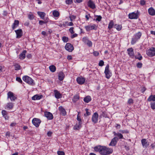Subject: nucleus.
I'll return each instance as SVG.
<instances>
[{
	"label": "nucleus",
	"mask_w": 155,
	"mask_h": 155,
	"mask_svg": "<svg viewBox=\"0 0 155 155\" xmlns=\"http://www.w3.org/2000/svg\"><path fill=\"white\" fill-rule=\"evenodd\" d=\"M94 150L95 151L98 152L102 155H110L113 152L112 148L104 146H97L94 147Z\"/></svg>",
	"instance_id": "obj_1"
},
{
	"label": "nucleus",
	"mask_w": 155,
	"mask_h": 155,
	"mask_svg": "<svg viewBox=\"0 0 155 155\" xmlns=\"http://www.w3.org/2000/svg\"><path fill=\"white\" fill-rule=\"evenodd\" d=\"M23 80L29 84L33 85L35 84L33 80L27 76H25L22 78Z\"/></svg>",
	"instance_id": "obj_2"
},
{
	"label": "nucleus",
	"mask_w": 155,
	"mask_h": 155,
	"mask_svg": "<svg viewBox=\"0 0 155 155\" xmlns=\"http://www.w3.org/2000/svg\"><path fill=\"white\" fill-rule=\"evenodd\" d=\"M147 54L149 57H152L155 56V48L151 47L147 50Z\"/></svg>",
	"instance_id": "obj_3"
},
{
	"label": "nucleus",
	"mask_w": 155,
	"mask_h": 155,
	"mask_svg": "<svg viewBox=\"0 0 155 155\" xmlns=\"http://www.w3.org/2000/svg\"><path fill=\"white\" fill-rule=\"evenodd\" d=\"M8 98H10L11 101H15L17 99L16 97L11 91H9L7 93Z\"/></svg>",
	"instance_id": "obj_4"
},
{
	"label": "nucleus",
	"mask_w": 155,
	"mask_h": 155,
	"mask_svg": "<svg viewBox=\"0 0 155 155\" xmlns=\"http://www.w3.org/2000/svg\"><path fill=\"white\" fill-rule=\"evenodd\" d=\"M104 73L106 75V77L109 79L111 75V73L109 70V65H107L105 67Z\"/></svg>",
	"instance_id": "obj_5"
},
{
	"label": "nucleus",
	"mask_w": 155,
	"mask_h": 155,
	"mask_svg": "<svg viewBox=\"0 0 155 155\" xmlns=\"http://www.w3.org/2000/svg\"><path fill=\"white\" fill-rule=\"evenodd\" d=\"M41 122L39 119L37 118H34L32 120V124L37 127L39 126Z\"/></svg>",
	"instance_id": "obj_6"
},
{
	"label": "nucleus",
	"mask_w": 155,
	"mask_h": 155,
	"mask_svg": "<svg viewBox=\"0 0 155 155\" xmlns=\"http://www.w3.org/2000/svg\"><path fill=\"white\" fill-rule=\"evenodd\" d=\"M65 48L66 50L70 52H72L74 49V47L72 45L69 43L66 44Z\"/></svg>",
	"instance_id": "obj_7"
},
{
	"label": "nucleus",
	"mask_w": 155,
	"mask_h": 155,
	"mask_svg": "<svg viewBox=\"0 0 155 155\" xmlns=\"http://www.w3.org/2000/svg\"><path fill=\"white\" fill-rule=\"evenodd\" d=\"M98 115L97 112L94 113L92 115V121L94 124L97 123L98 120Z\"/></svg>",
	"instance_id": "obj_8"
},
{
	"label": "nucleus",
	"mask_w": 155,
	"mask_h": 155,
	"mask_svg": "<svg viewBox=\"0 0 155 155\" xmlns=\"http://www.w3.org/2000/svg\"><path fill=\"white\" fill-rule=\"evenodd\" d=\"M85 28L87 31H89L92 30H96L97 29V27L94 24L85 26Z\"/></svg>",
	"instance_id": "obj_9"
},
{
	"label": "nucleus",
	"mask_w": 155,
	"mask_h": 155,
	"mask_svg": "<svg viewBox=\"0 0 155 155\" xmlns=\"http://www.w3.org/2000/svg\"><path fill=\"white\" fill-rule=\"evenodd\" d=\"M141 142L143 147L146 148L149 145V143L148 142L146 139H143L141 140Z\"/></svg>",
	"instance_id": "obj_10"
},
{
	"label": "nucleus",
	"mask_w": 155,
	"mask_h": 155,
	"mask_svg": "<svg viewBox=\"0 0 155 155\" xmlns=\"http://www.w3.org/2000/svg\"><path fill=\"white\" fill-rule=\"evenodd\" d=\"M128 54L130 57L132 58H133L134 56V54L133 49L132 48H128L127 49Z\"/></svg>",
	"instance_id": "obj_11"
},
{
	"label": "nucleus",
	"mask_w": 155,
	"mask_h": 155,
	"mask_svg": "<svg viewBox=\"0 0 155 155\" xmlns=\"http://www.w3.org/2000/svg\"><path fill=\"white\" fill-rule=\"evenodd\" d=\"M118 138L117 137H114L111 140L109 144V146H114L117 143Z\"/></svg>",
	"instance_id": "obj_12"
},
{
	"label": "nucleus",
	"mask_w": 155,
	"mask_h": 155,
	"mask_svg": "<svg viewBox=\"0 0 155 155\" xmlns=\"http://www.w3.org/2000/svg\"><path fill=\"white\" fill-rule=\"evenodd\" d=\"M45 116L48 120H52L53 118L52 114L49 112H45L44 113Z\"/></svg>",
	"instance_id": "obj_13"
},
{
	"label": "nucleus",
	"mask_w": 155,
	"mask_h": 155,
	"mask_svg": "<svg viewBox=\"0 0 155 155\" xmlns=\"http://www.w3.org/2000/svg\"><path fill=\"white\" fill-rule=\"evenodd\" d=\"M15 31L17 35L16 38H19L22 36L23 32L21 29L15 30Z\"/></svg>",
	"instance_id": "obj_14"
},
{
	"label": "nucleus",
	"mask_w": 155,
	"mask_h": 155,
	"mask_svg": "<svg viewBox=\"0 0 155 155\" xmlns=\"http://www.w3.org/2000/svg\"><path fill=\"white\" fill-rule=\"evenodd\" d=\"M85 80V78L82 77H78L77 79V82L80 84H83L84 83Z\"/></svg>",
	"instance_id": "obj_15"
},
{
	"label": "nucleus",
	"mask_w": 155,
	"mask_h": 155,
	"mask_svg": "<svg viewBox=\"0 0 155 155\" xmlns=\"http://www.w3.org/2000/svg\"><path fill=\"white\" fill-rule=\"evenodd\" d=\"M128 16L129 18L130 19H137L138 18L137 14L134 12L130 13Z\"/></svg>",
	"instance_id": "obj_16"
},
{
	"label": "nucleus",
	"mask_w": 155,
	"mask_h": 155,
	"mask_svg": "<svg viewBox=\"0 0 155 155\" xmlns=\"http://www.w3.org/2000/svg\"><path fill=\"white\" fill-rule=\"evenodd\" d=\"M88 5L89 7L93 9H94L96 8L94 3L91 0H90L88 1Z\"/></svg>",
	"instance_id": "obj_17"
},
{
	"label": "nucleus",
	"mask_w": 155,
	"mask_h": 155,
	"mask_svg": "<svg viewBox=\"0 0 155 155\" xmlns=\"http://www.w3.org/2000/svg\"><path fill=\"white\" fill-rule=\"evenodd\" d=\"M59 110L61 114L64 116L66 115V111L63 108V107L62 106H60L59 107Z\"/></svg>",
	"instance_id": "obj_18"
},
{
	"label": "nucleus",
	"mask_w": 155,
	"mask_h": 155,
	"mask_svg": "<svg viewBox=\"0 0 155 155\" xmlns=\"http://www.w3.org/2000/svg\"><path fill=\"white\" fill-rule=\"evenodd\" d=\"M19 24V21L18 20H15L14 21V23H13L12 25V28L13 30H14L18 26Z\"/></svg>",
	"instance_id": "obj_19"
},
{
	"label": "nucleus",
	"mask_w": 155,
	"mask_h": 155,
	"mask_svg": "<svg viewBox=\"0 0 155 155\" xmlns=\"http://www.w3.org/2000/svg\"><path fill=\"white\" fill-rule=\"evenodd\" d=\"M54 96L57 99H59L62 97V95L57 90L54 91Z\"/></svg>",
	"instance_id": "obj_20"
},
{
	"label": "nucleus",
	"mask_w": 155,
	"mask_h": 155,
	"mask_svg": "<svg viewBox=\"0 0 155 155\" xmlns=\"http://www.w3.org/2000/svg\"><path fill=\"white\" fill-rule=\"evenodd\" d=\"M149 14L151 15H155V10L152 7L149 8L148 10Z\"/></svg>",
	"instance_id": "obj_21"
},
{
	"label": "nucleus",
	"mask_w": 155,
	"mask_h": 155,
	"mask_svg": "<svg viewBox=\"0 0 155 155\" xmlns=\"http://www.w3.org/2000/svg\"><path fill=\"white\" fill-rule=\"evenodd\" d=\"M65 75L62 72H59L58 74V79L60 81H62Z\"/></svg>",
	"instance_id": "obj_22"
},
{
	"label": "nucleus",
	"mask_w": 155,
	"mask_h": 155,
	"mask_svg": "<svg viewBox=\"0 0 155 155\" xmlns=\"http://www.w3.org/2000/svg\"><path fill=\"white\" fill-rule=\"evenodd\" d=\"M42 97V95L39 96L38 94H36L33 96L31 98V99L32 100H38L41 99Z\"/></svg>",
	"instance_id": "obj_23"
},
{
	"label": "nucleus",
	"mask_w": 155,
	"mask_h": 155,
	"mask_svg": "<svg viewBox=\"0 0 155 155\" xmlns=\"http://www.w3.org/2000/svg\"><path fill=\"white\" fill-rule=\"evenodd\" d=\"M37 14L42 19H44L45 16L46 15L45 13L44 12H38Z\"/></svg>",
	"instance_id": "obj_24"
},
{
	"label": "nucleus",
	"mask_w": 155,
	"mask_h": 155,
	"mask_svg": "<svg viewBox=\"0 0 155 155\" xmlns=\"http://www.w3.org/2000/svg\"><path fill=\"white\" fill-rule=\"evenodd\" d=\"M26 52V50H24L20 54L19 58L21 59H23L25 58V53Z\"/></svg>",
	"instance_id": "obj_25"
},
{
	"label": "nucleus",
	"mask_w": 155,
	"mask_h": 155,
	"mask_svg": "<svg viewBox=\"0 0 155 155\" xmlns=\"http://www.w3.org/2000/svg\"><path fill=\"white\" fill-rule=\"evenodd\" d=\"M148 101H155V95H151L147 100Z\"/></svg>",
	"instance_id": "obj_26"
},
{
	"label": "nucleus",
	"mask_w": 155,
	"mask_h": 155,
	"mask_svg": "<svg viewBox=\"0 0 155 155\" xmlns=\"http://www.w3.org/2000/svg\"><path fill=\"white\" fill-rule=\"evenodd\" d=\"M2 113L3 116L5 118V119H8V117L7 116V112L5 110H2Z\"/></svg>",
	"instance_id": "obj_27"
},
{
	"label": "nucleus",
	"mask_w": 155,
	"mask_h": 155,
	"mask_svg": "<svg viewBox=\"0 0 155 155\" xmlns=\"http://www.w3.org/2000/svg\"><path fill=\"white\" fill-rule=\"evenodd\" d=\"M91 98L90 96H88L84 98V100L86 103H88L91 100Z\"/></svg>",
	"instance_id": "obj_28"
},
{
	"label": "nucleus",
	"mask_w": 155,
	"mask_h": 155,
	"mask_svg": "<svg viewBox=\"0 0 155 155\" xmlns=\"http://www.w3.org/2000/svg\"><path fill=\"white\" fill-rule=\"evenodd\" d=\"M13 103L12 102L8 103L6 105L7 108L9 109H12L13 107Z\"/></svg>",
	"instance_id": "obj_29"
},
{
	"label": "nucleus",
	"mask_w": 155,
	"mask_h": 155,
	"mask_svg": "<svg viewBox=\"0 0 155 155\" xmlns=\"http://www.w3.org/2000/svg\"><path fill=\"white\" fill-rule=\"evenodd\" d=\"M49 68L50 71L52 72H55L56 70V67L54 65L50 66L49 67Z\"/></svg>",
	"instance_id": "obj_30"
},
{
	"label": "nucleus",
	"mask_w": 155,
	"mask_h": 155,
	"mask_svg": "<svg viewBox=\"0 0 155 155\" xmlns=\"http://www.w3.org/2000/svg\"><path fill=\"white\" fill-rule=\"evenodd\" d=\"M80 97L78 95H76L74 96L73 98L72 99V101L74 102L75 103L79 99Z\"/></svg>",
	"instance_id": "obj_31"
},
{
	"label": "nucleus",
	"mask_w": 155,
	"mask_h": 155,
	"mask_svg": "<svg viewBox=\"0 0 155 155\" xmlns=\"http://www.w3.org/2000/svg\"><path fill=\"white\" fill-rule=\"evenodd\" d=\"M114 25V26L113 21H110L108 24V28L109 29H110L112 28L113 26Z\"/></svg>",
	"instance_id": "obj_32"
},
{
	"label": "nucleus",
	"mask_w": 155,
	"mask_h": 155,
	"mask_svg": "<svg viewBox=\"0 0 155 155\" xmlns=\"http://www.w3.org/2000/svg\"><path fill=\"white\" fill-rule=\"evenodd\" d=\"M141 33L140 32H139L137 33H136L135 35V37L137 38V40L139 39L141 36Z\"/></svg>",
	"instance_id": "obj_33"
},
{
	"label": "nucleus",
	"mask_w": 155,
	"mask_h": 155,
	"mask_svg": "<svg viewBox=\"0 0 155 155\" xmlns=\"http://www.w3.org/2000/svg\"><path fill=\"white\" fill-rule=\"evenodd\" d=\"M101 113L100 116V117H107V114L105 111H101Z\"/></svg>",
	"instance_id": "obj_34"
},
{
	"label": "nucleus",
	"mask_w": 155,
	"mask_h": 155,
	"mask_svg": "<svg viewBox=\"0 0 155 155\" xmlns=\"http://www.w3.org/2000/svg\"><path fill=\"white\" fill-rule=\"evenodd\" d=\"M53 15L54 17H57L59 15V12L57 11H54L53 12Z\"/></svg>",
	"instance_id": "obj_35"
},
{
	"label": "nucleus",
	"mask_w": 155,
	"mask_h": 155,
	"mask_svg": "<svg viewBox=\"0 0 155 155\" xmlns=\"http://www.w3.org/2000/svg\"><path fill=\"white\" fill-rule=\"evenodd\" d=\"M114 27L116 28L117 30L118 31L120 30L122 28L121 25H114Z\"/></svg>",
	"instance_id": "obj_36"
},
{
	"label": "nucleus",
	"mask_w": 155,
	"mask_h": 155,
	"mask_svg": "<svg viewBox=\"0 0 155 155\" xmlns=\"http://www.w3.org/2000/svg\"><path fill=\"white\" fill-rule=\"evenodd\" d=\"M135 58L136 59H138L140 60H141L142 59V57L140 53H138V56L136 55L135 56Z\"/></svg>",
	"instance_id": "obj_37"
},
{
	"label": "nucleus",
	"mask_w": 155,
	"mask_h": 155,
	"mask_svg": "<svg viewBox=\"0 0 155 155\" xmlns=\"http://www.w3.org/2000/svg\"><path fill=\"white\" fill-rule=\"evenodd\" d=\"M15 67V70H18L20 69L21 66L18 64H16L14 65Z\"/></svg>",
	"instance_id": "obj_38"
},
{
	"label": "nucleus",
	"mask_w": 155,
	"mask_h": 155,
	"mask_svg": "<svg viewBox=\"0 0 155 155\" xmlns=\"http://www.w3.org/2000/svg\"><path fill=\"white\" fill-rule=\"evenodd\" d=\"M119 132L122 133V134H128L129 133V131L127 130H119Z\"/></svg>",
	"instance_id": "obj_39"
},
{
	"label": "nucleus",
	"mask_w": 155,
	"mask_h": 155,
	"mask_svg": "<svg viewBox=\"0 0 155 155\" xmlns=\"http://www.w3.org/2000/svg\"><path fill=\"white\" fill-rule=\"evenodd\" d=\"M81 122H79L78 124H77L76 126H75V129H79L81 127Z\"/></svg>",
	"instance_id": "obj_40"
},
{
	"label": "nucleus",
	"mask_w": 155,
	"mask_h": 155,
	"mask_svg": "<svg viewBox=\"0 0 155 155\" xmlns=\"http://www.w3.org/2000/svg\"><path fill=\"white\" fill-rule=\"evenodd\" d=\"M48 21H47L46 20H45L44 21H42V20H40L39 21V24L40 25H42L44 24H46V23H47Z\"/></svg>",
	"instance_id": "obj_41"
},
{
	"label": "nucleus",
	"mask_w": 155,
	"mask_h": 155,
	"mask_svg": "<svg viewBox=\"0 0 155 155\" xmlns=\"http://www.w3.org/2000/svg\"><path fill=\"white\" fill-rule=\"evenodd\" d=\"M150 106L151 107L152 109H155V102H151L150 103Z\"/></svg>",
	"instance_id": "obj_42"
},
{
	"label": "nucleus",
	"mask_w": 155,
	"mask_h": 155,
	"mask_svg": "<svg viewBox=\"0 0 155 155\" xmlns=\"http://www.w3.org/2000/svg\"><path fill=\"white\" fill-rule=\"evenodd\" d=\"M138 40L135 37L132 38V40L131 41V44L132 45L134 44Z\"/></svg>",
	"instance_id": "obj_43"
},
{
	"label": "nucleus",
	"mask_w": 155,
	"mask_h": 155,
	"mask_svg": "<svg viewBox=\"0 0 155 155\" xmlns=\"http://www.w3.org/2000/svg\"><path fill=\"white\" fill-rule=\"evenodd\" d=\"M28 18L30 20L33 19L34 18V15L33 14H30L28 15Z\"/></svg>",
	"instance_id": "obj_44"
},
{
	"label": "nucleus",
	"mask_w": 155,
	"mask_h": 155,
	"mask_svg": "<svg viewBox=\"0 0 155 155\" xmlns=\"http://www.w3.org/2000/svg\"><path fill=\"white\" fill-rule=\"evenodd\" d=\"M117 136L118 137H119V138L120 139L124 138L123 135L121 133H117Z\"/></svg>",
	"instance_id": "obj_45"
},
{
	"label": "nucleus",
	"mask_w": 155,
	"mask_h": 155,
	"mask_svg": "<svg viewBox=\"0 0 155 155\" xmlns=\"http://www.w3.org/2000/svg\"><path fill=\"white\" fill-rule=\"evenodd\" d=\"M87 45L89 47H91L92 45V44L91 41L89 40H87V42H86Z\"/></svg>",
	"instance_id": "obj_46"
},
{
	"label": "nucleus",
	"mask_w": 155,
	"mask_h": 155,
	"mask_svg": "<svg viewBox=\"0 0 155 155\" xmlns=\"http://www.w3.org/2000/svg\"><path fill=\"white\" fill-rule=\"evenodd\" d=\"M62 40L64 42H67L68 41V38L64 36L62 37Z\"/></svg>",
	"instance_id": "obj_47"
},
{
	"label": "nucleus",
	"mask_w": 155,
	"mask_h": 155,
	"mask_svg": "<svg viewBox=\"0 0 155 155\" xmlns=\"http://www.w3.org/2000/svg\"><path fill=\"white\" fill-rule=\"evenodd\" d=\"M57 153L58 155H64V153L63 151H58L57 152Z\"/></svg>",
	"instance_id": "obj_48"
},
{
	"label": "nucleus",
	"mask_w": 155,
	"mask_h": 155,
	"mask_svg": "<svg viewBox=\"0 0 155 155\" xmlns=\"http://www.w3.org/2000/svg\"><path fill=\"white\" fill-rule=\"evenodd\" d=\"M78 113H79V112H78ZM77 120L78 121H79V122H81V119L80 116L79 115V114H78L77 116Z\"/></svg>",
	"instance_id": "obj_49"
},
{
	"label": "nucleus",
	"mask_w": 155,
	"mask_h": 155,
	"mask_svg": "<svg viewBox=\"0 0 155 155\" xmlns=\"http://www.w3.org/2000/svg\"><path fill=\"white\" fill-rule=\"evenodd\" d=\"M102 19V17L101 15L97 16V18H96V21H100Z\"/></svg>",
	"instance_id": "obj_50"
},
{
	"label": "nucleus",
	"mask_w": 155,
	"mask_h": 155,
	"mask_svg": "<svg viewBox=\"0 0 155 155\" xmlns=\"http://www.w3.org/2000/svg\"><path fill=\"white\" fill-rule=\"evenodd\" d=\"M142 64L140 62H139L137 63V68H141L142 67Z\"/></svg>",
	"instance_id": "obj_51"
},
{
	"label": "nucleus",
	"mask_w": 155,
	"mask_h": 155,
	"mask_svg": "<svg viewBox=\"0 0 155 155\" xmlns=\"http://www.w3.org/2000/svg\"><path fill=\"white\" fill-rule=\"evenodd\" d=\"M104 64V62L102 60H101L99 63V65L100 66H103Z\"/></svg>",
	"instance_id": "obj_52"
},
{
	"label": "nucleus",
	"mask_w": 155,
	"mask_h": 155,
	"mask_svg": "<svg viewBox=\"0 0 155 155\" xmlns=\"http://www.w3.org/2000/svg\"><path fill=\"white\" fill-rule=\"evenodd\" d=\"M76 18V16L73 15H72L70 16V18L71 21H72L73 19H75Z\"/></svg>",
	"instance_id": "obj_53"
},
{
	"label": "nucleus",
	"mask_w": 155,
	"mask_h": 155,
	"mask_svg": "<svg viewBox=\"0 0 155 155\" xmlns=\"http://www.w3.org/2000/svg\"><path fill=\"white\" fill-rule=\"evenodd\" d=\"M66 23H68L67 26H71L73 25V24L71 22H68V21H66Z\"/></svg>",
	"instance_id": "obj_54"
},
{
	"label": "nucleus",
	"mask_w": 155,
	"mask_h": 155,
	"mask_svg": "<svg viewBox=\"0 0 155 155\" xmlns=\"http://www.w3.org/2000/svg\"><path fill=\"white\" fill-rule=\"evenodd\" d=\"M73 27H71L69 29V31L71 34H73L74 32L73 31Z\"/></svg>",
	"instance_id": "obj_55"
},
{
	"label": "nucleus",
	"mask_w": 155,
	"mask_h": 155,
	"mask_svg": "<svg viewBox=\"0 0 155 155\" xmlns=\"http://www.w3.org/2000/svg\"><path fill=\"white\" fill-rule=\"evenodd\" d=\"M16 80L17 81H18V82L21 83L22 82V81L21 79V78L19 77H17L16 78Z\"/></svg>",
	"instance_id": "obj_56"
},
{
	"label": "nucleus",
	"mask_w": 155,
	"mask_h": 155,
	"mask_svg": "<svg viewBox=\"0 0 155 155\" xmlns=\"http://www.w3.org/2000/svg\"><path fill=\"white\" fill-rule=\"evenodd\" d=\"M88 110H89L88 109L86 108L85 109L86 114L87 116H88V115H90V114H91L89 112Z\"/></svg>",
	"instance_id": "obj_57"
},
{
	"label": "nucleus",
	"mask_w": 155,
	"mask_h": 155,
	"mask_svg": "<svg viewBox=\"0 0 155 155\" xmlns=\"http://www.w3.org/2000/svg\"><path fill=\"white\" fill-rule=\"evenodd\" d=\"M140 3L141 5H143L145 4V2L144 0H141L140 1Z\"/></svg>",
	"instance_id": "obj_58"
},
{
	"label": "nucleus",
	"mask_w": 155,
	"mask_h": 155,
	"mask_svg": "<svg viewBox=\"0 0 155 155\" xmlns=\"http://www.w3.org/2000/svg\"><path fill=\"white\" fill-rule=\"evenodd\" d=\"M66 2L67 4H69L71 3L72 0H66Z\"/></svg>",
	"instance_id": "obj_59"
},
{
	"label": "nucleus",
	"mask_w": 155,
	"mask_h": 155,
	"mask_svg": "<svg viewBox=\"0 0 155 155\" xmlns=\"http://www.w3.org/2000/svg\"><path fill=\"white\" fill-rule=\"evenodd\" d=\"M146 88L145 87H143L141 90V91L143 93L146 90Z\"/></svg>",
	"instance_id": "obj_60"
},
{
	"label": "nucleus",
	"mask_w": 155,
	"mask_h": 155,
	"mask_svg": "<svg viewBox=\"0 0 155 155\" xmlns=\"http://www.w3.org/2000/svg\"><path fill=\"white\" fill-rule=\"evenodd\" d=\"M93 54L95 56H97L99 54V53L97 51H94L93 52Z\"/></svg>",
	"instance_id": "obj_61"
},
{
	"label": "nucleus",
	"mask_w": 155,
	"mask_h": 155,
	"mask_svg": "<svg viewBox=\"0 0 155 155\" xmlns=\"http://www.w3.org/2000/svg\"><path fill=\"white\" fill-rule=\"evenodd\" d=\"M133 100L132 99H130L128 101V103L129 104L132 103H133Z\"/></svg>",
	"instance_id": "obj_62"
},
{
	"label": "nucleus",
	"mask_w": 155,
	"mask_h": 155,
	"mask_svg": "<svg viewBox=\"0 0 155 155\" xmlns=\"http://www.w3.org/2000/svg\"><path fill=\"white\" fill-rule=\"evenodd\" d=\"M77 36H78V35L76 34H73V35H72L71 36V38H73L75 37H77Z\"/></svg>",
	"instance_id": "obj_63"
},
{
	"label": "nucleus",
	"mask_w": 155,
	"mask_h": 155,
	"mask_svg": "<svg viewBox=\"0 0 155 155\" xmlns=\"http://www.w3.org/2000/svg\"><path fill=\"white\" fill-rule=\"evenodd\" d=\"M87 40H88L87 39L86 37H84L83 38V41L85 43L87 42Z\"/></svg>",
	"instance_id": "obj_64"
}]
</instances>
